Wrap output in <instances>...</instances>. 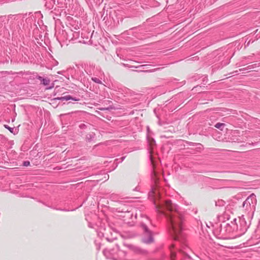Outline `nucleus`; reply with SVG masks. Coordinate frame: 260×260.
Segmentation results:
<instances>
[{
    "mask_svg": "<svg viewBox=\"0 0 260 260\" xmlns=\"http://www.w3.org/2000/svg\"><path fill=\"white\" fill-rule=\"evenodd\" d=\"M125 156H122L120 158V160L119 161V162H121L122 161H123L124 160V159H125Z\"/></svg>",
    "mask_w": 260,
    "mask_h": 260,
    "instance_id": "4be33fe9",
    "label": "nucleus"
},
{
    "mask_svg": "<svg viewBox=\"0 0 260 260\" xmlns=\"http://www.w3.org/2000/svg\"><path fill=\"white\" fill-rule=\"evenodd\" d=\"M123 245L127 247V248H128L129 249L131 250L132 251L133 250L135 245H133V244H128V243H123Z\"/></svg>",
    "mask_w": 260,
    "mask_h": 260,
    "instance_id": "4468645a",
    "label": "nucleus"
},
{
    "mask_svg": "<svg viewBox=\"0 0 260 260\" xmlns=\"http://www.w3.org/2000/svg\"><path fill=\"white\" fill-rule=\"evenodd\" d=\"M85 125L84 124H82L81 125V127H84Z\"/></svg>",
    "mask_w": 260,
    "mask_h": 260,
    "instance_id": "bb28decb",
    "label": "nucleus"
},
{
    "mask_svg": "<svg viewBox=\"0 0 260 260\" xmlns=\"http://www.w3.org/2000/svg\"><path fill=\"white\" fill-rule=\"evenodd\" d=\"M165 206L169 213H164L169 223L170 230H171L174 236V239L179 240V235L183 230L184 216L179 211V207L173 204L170 200L165 202Z\"/></svg>",
    "mask_w": 260,
    "mask_h": 260,
    "instance_id": "f257e3e1",
    "label": "nucleus"
},
{
    "mask_svg": "<svg viewBox=\"0 0 260 260\" xmlns=\"http://www.w3.org/2000/svg\"><path fill=\"white\" fill-rule=\"evenodd\" d=\"M118 212L121 213L120 216L123 218L124 222L127 223H130V220L132 219L133 217V213L131 211L127 209L124 211L123 210L121 211L119 210Z\"/></svg>",
    "mask_w": 260,
    "mask_h": 260,
    "instance_id": "20e7f679",
    "label": "nucleus"
},
{
    "mask_svg": "<svg viewBox=\"0 0 260 260\" xmlns=\"http://www.w3.org/2000/svg\"><path fill=\"white\" fill-rule=\"evenodd\" d=\"M30 165V162L29 161H24L23 162V166H28Z\"/></svg>",
    "mask_w": 260,
    "mask_h": 260,
    "instance_id": "aec40b11",
    "label": "nucleus"
},
{
    "mask_svg": "<svg viewBox=\"0 0 260 260\" xmlns=\"http://www.w3.org/2000/svg\"><path fill=\"white\" fill-rule=\"evenodd\" d=\"M91 80H92V81H93L94 82H95L96 83L100 84H102V81L98 78L92 77Z\"/></svg>",
    "mask_w": 260,
    "mask_h": 260,
    "instance_id": "2eb2a0df",
    "label": "nucleus"
},
{
    "mask_svg": "<svg viewBox=\"0 0 260 260\" xmlns=\"http://www.w3.org/2000/svg\"><path fill=\"white\" fill-rule=\"evenodd\" d=\"M132 251L134 253H137V254H146L148 253L147 250H146L145 249H143L141 248L140 247H139L136 246H134Z\"/></svg>",
    "mask_w": 260,
    "mask_h": 260,
    "instance_id": "0eeeda50",
    "label": "nucleus"
},
{
    "mask_svg": "<svg viewBox=\"0 0 260 260\" xmlns=\"http://www.w3.org/2000/svg\"><path fill=\"white\" fill-rule=\"evenodd\" d=\"M236 218H234V222H236Z\"/></svg>",
    "mask_w": 260,
    "mask_h": 260,
    "instance_id": "c756f323",
    "label": "nucleus"
},
{
    "mask_svg": "<svg viewBox=\"0 0 260 260\" xmlns=\"http://www.w3.org/2000/svg\"><path fill=\"white\" fill-rule=\"evenodd\" d=\"M98 249H100V246H98Z\"/></svg>",
    "mask_w": 260,
    "mask_h": 260,
    "instance_id": "72a5a7b5",
    "label": "nucleus"
},
{
    "mask_svg": "<svg viewBox=\"0 0 260 260\" xmlns=\"http://www.w3.org/2000/svg\"><path fill=\"white\" fill-rule=\"evenodd\" d=\"M60 210L64 211H69V210H66V209H60Z\"/></svg>",
    "mask_w": 260,
    "mask_h": 260,
    "instance_id": "a878e982",
    "label": "nucleus"
},
{
    "mask_svg": "<svg viewBox=\"0 0 260 260\" xmlns=\"http://www.w3.org/2000/svg\"><path fill=\"white\" fill-rule=\"evenodd\" d=\"M37 78L41 81L42 84L45 86L49 85L50 82V80L48 78H45L40 76H38Z\"/></svg>",
    "mask_w": 260,
    "mask_h": 260,
    "instance_id": "1a4fd4ad",
    "label": "nucleus"
},
{
    "mask_svg": "<svg viewBox=\"0 0 260 260\" xmlns=\"http://www.w3.org/2000/svg\"><path fill=\"white\" fill-rule=\"evenodd\" d=\"M255 122L257 124H260V120H258L257 119H254Z\"/></svg>",
    "mask_w": 260,
    "mask_h": 260,
    "instance_id": "412c9836",
    "label": "nucleus"
},
{
    "mask_svg": "<svg viewBox=\"0 0 260 260\" xmlns=\"http://www.w3.org/2000/svg\"><path fill=\"white\" fill-rule=\"evenodd\" d=\"M95 134L93 132L89 133L86 136V141L88 142H90L93 141L95 138Z\"/></svg>",
    "mask_w": 260,
    "mask_h": 260,
    "instance_id": "9b49d317",
    "label": "nucleus"
},
{
    "mask_svg": "<svg viewBox=\"0 0 260 260\" xmlns=\"http://www.w3.org/2000/svg\"><path fill=\"white\" fill-rule=\"evenodd\" d=\"M218 219L219 221L224 222L226 219H230V215L226 212H224L222 215L218 216Z\"/></svg>",
    "mask_w": 260,
    "mask_h": 260,
    "instance_id": "9d476101",
    "label": "nucleus"
},
{
    "mask_svg": "<svg viewBox=\"0 0 260 260\" xmlns=\"http://www.w3.org/2000/svg\"><path fill=\"white\" fill-rule=\"evenodd\" d=\"M174 256H175V254L172 253V254H171V259L172 260H174Z\"/></svg>",
    "mask_w": 260,
    "mask_h": 260,
    "instance_id": "5701e85b",
    "label": "nucleus"
},
{
    "mask_svg": "<svg viewBox=\"0 0 260 260\" xmlns=\"http://www.w3.org/2000/svg\"><path fill=\"white\" fill-rule=\"evenodd\" d=\"M225 202L222 200H219L215 202V205L216 206L222 207L225 206Z\"/></svg>",
    "mask_w": 260,
    "mask_h": 260,
    "instance_id": "f8f14e48",
    "label": "nucleus"
},
{
    "mask_svg": "<svg viewBox=\"0 0 260 260\" xmlns=\"http://www.w3.org/2000/svg\"><path fill=\"white\" fill-rule=\"evenodd\" d=\"M190 143H191V144H190V145H193L192 142H191Z\"/></svg>",
    "mask_w": 260,
    "mask_h": 260,
    "instance_id": "7c9ffc66",
    "label": "nucleus"
},
{
    "mask_svg": "<svg viewBox=\"0 0 260 260\" xmlns=\"http://www.w3.org/2000/svg\"><path fill=\"white\" fill-rule=\"evenodd\" d=\"M256 66V64H252L250 66H248L246 68L241 69H240V71H242L244 70H251L252 69H253L254 67Z\"/></svg>",
    "mask_w": 260,
    "mask_h": 260,
    "instance_id": "dca6fc26",
    "label": "nucleus"
},
{
    "mask_svg": "<svg viewBox=\"0 0 260 260\" xmlns=\"http://www.w3.org/2000/svg\"><path fill=\"white\" fill-rule=\"evenodd\" d=\"M45 7L49 10H51L53 8V7L55 4V0H45Z\"/></svg>",
    "mask_w": 260,
    "mask_h": 260,
    "instance_id": "6e6552de",
    "label": "nucleus"
},
{
    "mask_svg": "<svg viewBox=\"0 0 260 260\" xmlns=\"http://www.w3.org/2000/svg\"><path fill=\"white\" fill-rule=\"evenodd\" d=\"M5 127L8 129H9L11 133H13V128L10 127L8 125H5Z\"/></svg>",
    "mask_w": 260,
    "mask_h": 260,
    "instance_id": "a211bd4d",
    "label": "nucleus"
},
{
    "mask_svg": "<svg viewBox=\"0 0 260 260\" xmlns=\"http://www.w3.org/2000/svg\"><path fill=\"white\" fill-rule=\"evenodd\" d=\"M106 239H107L108 241H111L109 239V238H106Z\"/></svg>",
    "mask_w": 260,
    "mask_h": 260,
    "instance_id": "cd10ccee",
    "label": "nucleus"
},
{
    "mask_svg": "<svg viewBox=\"0 0 260 260\" xmlns=\"http://www.w3.org/2000/svg\"><path fill=\"white\" fill-rule=\"evenodd\" d=\"M53 85H54V84H53V85H52V86H50V87H48V88H47V89H50L52 88L53 87Z\"/></svg>",
    "mask_w": 260,
    "mask_h": 260,
    "instance_id": "b1692460",
    "label": "nucleus"
},
{
    "mask_svg": "<svg viewBox=\"0 0 260 260\" xmlns=\"http://www.w3.org/2000/svg\"><path fill=\"white\" fill-rule=\"evenodd\" d=\"M73 100L74 101H79L80 100V99L77 98L75 97H73L70 95H67L64 96H61V97H57L53 99V100L56 101V100H59V101H68V100Z\"/></svg>",
    "mask_w": 260,
    "mask_h": 260,
    "instance_id": "423d86ee",
    "label": "nucleus"
},
{
    "mask_svg": "<svg viewBox=\"0 0 260 260\" xmlns=\"http://www.w3.org/2000/svg\"><path fill=\"white\" fill-rule=\"evenodd\" d=\"M240 222H245V221H244V219H240Z\"/></svg>",
    "mask_w": 260,
    "mask_h": 260,
    "instance_id": "393cba45",
    "label": "nucleus"
},
{
    "mask_svg": "<svg viewBox=\"0 0 260 260\" xmlns=\"http://www.w3.org/2000/svg\"><path fill=\"white\" fill-rule=\"evenodd\" d=\"M84 70L89 75H94L96 72L95 65L91 62H88L85 64Z\"/></svg>",
    "mask_w": 260,
    "mask_h": 260,
    "instance_id": "39448f33",
    "label": "nucleus"
},
{
    "mask_svg": "<svg viewBox=\"0 0 260 260\" xmlns=\"http://www.w3.org/2000/svg\"><path fill=\"white\" fill-rule=\"evenodd\" d=\"M98 249H100V246H98Z\"/></svg>",
    "mask_w": 260,
    "mask_h": 260,
    "instance_id": "473e14b6",
    "label": "nucleus"
},
{
    "mask_svg": "<svg viewBox=\"0 0 260 260\" xmlns=\"http://www.w3.org/2000/svg\"><path fill=\"white\" fill-rule=\"evenodd\" d=\"M157 70V69H154L153 70H142V71H140V72H145V73H149V72H153V71H156Z\"/></svg>",
    "mask_w": 260,
    "mask_h": 260,
    "instance_id": "6ab92c4d",
    "label": "nucleus"
},
{
    "mask_svg": "<svg viewBox=\"0 0 260 260\" xmlns=\"http://www.w3.org/2000/svg\"><path fill=\"white\" fill-rule=\"evenodd\" d=\"M114 109V107L111 106L109 107H107V108H99V109L101 110V111H105V110H111V109Z\"/></svg>",
    "mask_w": 260,
    "mask_h": 260,
    "instance_id": "f3484780",
    "label": "nucleus"
},
{
    "mask_svg": "<svg viewBox=\"0 0 260 260\" xmlns=\"http://www.w3.org/2000/svg\"><path fill=\"white\" fill-rule=\"evenodd\" d=\"M135 218H137V214H136L135 215Z\"/></svg>",
    "mask_w": 260,
    "mask_h": 260,
    "instance_id": "c85d7f7f",
    "label": "nucleus"
},
{
    "mask_svg": "<svg viewBox=\"0 0 260 260\" xmlns=\"http://www.w3.org/2000/svg\"><path fill=\"white\" fill-rule=\"evenodd\" d=\"M140 226L143 230V236L142 242L146 244H150L154 242L153 233L149 229V226L151 225V221L149 217L144 214H140L139 219Z\"/></svg>",
    "mask_w": 260,
    "mask_h": 260,
    "instance_id": "f03ea898",
    "label": "nucleus"
},
{
    "mask_svg": "<svg viewBox=\"0 0 260 260\" xmlns=\"http://www.w3.org/2000/svg\"><path fill=\"white\" fill-rule=\"evenodd\" d=\"M256 197L254 194H250L246 200L243 203V207L245 210H249L251 208V206H254L256 204Z\"/></svg>",
    "mask_w": 260,
    "mask_h": 260,
    "instance_id": "7ed1b4c3",
    "label": "nucleus"
},
{
    "mask_svg": "<svg viewBox=\"0 0 260 260\" xmlns=\"http://www.w3.org/2000/svg\"><path fill=\"white\" fill-rule=\"evenodd\" d=\"M250 42V41H249L248 42V43H247V44H248V45H249V44Z\"/></svg>",
    "mask_w": 260,
    "mask_h": 260,
    "instance_id": "2f4dec72",
    "label": "nucleus"
},
{
    "mask_svg": "<svg viewBox=\"0 0 260 260\" xmlns=\"http://www.w3.org/2000/svg\"><path fill=\"white\" fill-rule=\"evenodd\" d=\"M225 125V124L223 123H217L215 125V127L217 128H218L220 130H222V128Z\"/></svg>",
    "mask_w": 260,
    "mask_h": 260,
    "instance_id": "ddd939ff",
    "label": "nucleus"
}]
</instances>
